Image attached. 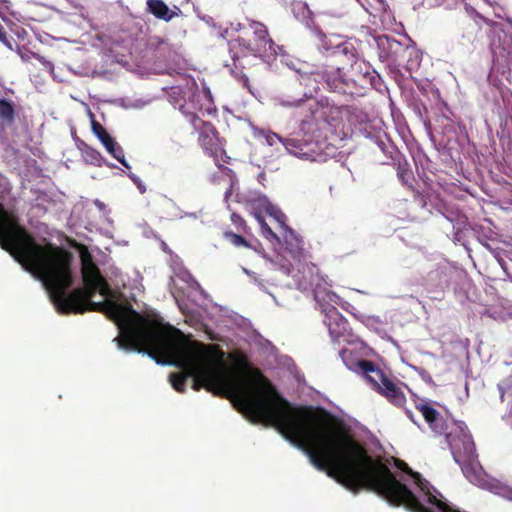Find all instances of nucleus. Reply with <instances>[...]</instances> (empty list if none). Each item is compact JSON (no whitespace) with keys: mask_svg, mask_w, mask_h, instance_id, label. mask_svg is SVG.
<instances>
[{"mask_svg":"<svg viewBox=\"0 0 512 512\" xmlns=\"http://www.w3.org/2000/svg\"><path fill=\"white\" fill-rule=\"evenodd\" d=\"M316 35L322 42V46L325 50H332L336 56H343L349 63L354 64L359 58L358 51L352 41H333L337 40L338 37L329 38L322 33L320 30H316Z\"/></svg>","mask_w":512,"mask_h":512,"instance_id":"nucleus-8","label":"nucleus"},{"mask_svg":"<svg viewBox=\"0 0 512 512\" xmlns=\"http://www.w3.org/2000/svg\"><path fill=\"white\" fill-rule=\"evenodd\" d=\"M349 368L363 374L375 390L383 394L395 405H402L404 403L405 397L400 388L371 362L360 360L356 363L355 367L349 366Z\"/></svg>","mask_w":512,"mask_h":512,"instance_id":"nucleus-6","label":"nucleus"},{"mask_svg":"<svg viewBox=\"0 0 512 512\" xmlns=\"http://www.w3.org/2000/svg\"><path fill=\"white\" fill-rule=\"evenodd\" d=\"M399 176L402 179V181L406 182L407 178L409 177V174L406 171H400Z\"/></svg>","mask_w":512,"mask_h":512,"instance_id":"nucleus-29","label":"nucleus"},{"mask_svg":"<svg viewBox=\"0 0 512 512\" xmlns=\"http://www.w3.org/2000/svg\"><path fill=\"white\" fill-rule=\"evenodd\" d=\"M107 152L117 159L123 166L130 168L129 164L125 160V155L122 147L114 140L110 145L105 147Z\"/></svg>","mask_w":512,"mask_h":512,"instance_id":"nucleus-18","label":"nucleus"},{"mask_svg":"<svg viewBox=\"0 0 512 512\" xmlns=\"http://www.w3.org/2000/svg\"><path fill=\"white\" fill-rule=\"evenodd\" d=\"M15 111L12 103L6 99H0V121L1 125H10L14 121Z\"/></svg>","mask_w":512,"mask_h":512,"instance_id":"nucleus-14","label":"nucleus"},{"mask_svg":"<svg viewBox=\"0 0 512 512\" xmlns=\"http://www.w3.org/2000/svg\"><path fill=\"white\" fill-rule=\"evenodd\" d=\"M33 57L38 60L44 67L46 70L49 71V73L51 75H53L54 73V65L52 62H50L49 60H47L46 58H44L43 56L39 55V54H34Z\"/></svg>","mask_w":512,"mask_h":512,"instance_id":"nucleus-23","label":"nucleus"},{"mask_svg":"<svg viewBox=\"0 0 512 512\" xmlns=\"http://www.w3.org/2000/svg\"><path fill=\"white\" fill-rule=\"evenodd\" d=\"M76 12L75 13H68L66 15V20L74 25L82 26L84 22H89V18L87 15V12L85 11L84 7L82 6H76Z\"/></svg>","mask_w":512,"mask_h":512,"instance_id":"nucleus-15","label":"nucleus"},{"mask_svg":"<svg viewBox=\"0 0 512 512\" xmlns=\"http://www.w3.org/2000/svg\"><path fill=\"white\" fill-rule=\"evenodd\" d=\"M295 16L307 26H310L311 11L305 3H296L293 8Z\"/></svg>","mask_w":512,"mask_h":512,"instance_id":"nucleus-17","label":"nucleus"},{"mask_svg":"<svg viewBox=\"0 0 512 512\" xmlns=\"http://www.w3.org/2000/svg\"><path fill=\"white\" fill-rule=\"evenodd\" d=\"M316 109H312V105H310V109L312 111L313 118L318 121L320 119H323L325 122L330 123V121L327 119L328 113H332L333 109L329 107H320L318 104H315Z\"/></svg>","mask_w":512,"mask_h":512,"instance_id":"nucleus-20","label":"nucleus"},{"mask_svg":"<svg viewBox=\"0 0 512 512\" xmlns=\"http://www.w3.org/2000/svg\"><path fill=\"white\" fill-rule=\"evenodd\" d=\"M170 101L178 107L198 132V142L207 154L215 158L216 164H219V157H223L225 152L217 136L215 128L208 122L199 117L205 104L211 103L209 90H199L194 80H187L185 87H173L170 93Z\"/></svg>","mask_w":512,"mask_h":512,"instance_id":"nucleus-2","label":"nucleus"},{"mask_svg":"<svg viewBox=\"0 0 512 512\" xmlns=\"http://www.w3.org/2000/svg\"><path fill=\"white\" fill-rule=\"evenodd\" d=\"M113 141H114V139L109 134L107 136H105V138L100 140V142L103 144L104 147H107Z\"/></svg>","mask_w":512,"mask_h":512,"instance_id":"nucleus-25","label":"nucleus"},{"mask_svg":"<svg viewBox=\"0 0 512 512\" xmlns=\"http://www.w3.org/2000/svg\"><path fill=\"white\" fill-rule=\"evenodd\" d=\"M280 61L287 67L295 70L300 75V83L308 89L304 92V97H312L313 92L318 89V86L315 74L313 73L310 66L298 60H293L284 54L280 55Z\"/></svg>","mask_w":512,"mask_h":512,"instance_id":"nucleus-9","label":"nucleus"},{"mask_svg":"<svg viewBox=\"0 0 512 512\" xmlns=\"http://www.w3.org/2000/svg\"><path fill=\"white\" fill-rule=\"evenodd\" d=\"M258 202L259 206L275 220L279 230L287 226L285 214L276 205L272 204L266 197H260Z\"/></svg>","mask_w":512,"mask_h":512,"instance_id":"nucleus-11","label":"nucleus"},{"mask_svg":"<svg viewBox=\"0 0 512 512\" xmlns=\"http://www.w3.org/2000/svg\"><path fill=\"white\" fill-rule=\"evenodd\" d=\"M253 34V39L238 38L230 42V53L233 60L242 56L255 55L263 58L277 56L276 47L268 35L266 27L259 22H251L249 28L245 29V35Z\"/></svg>","mask_w":512,"mask_h":512,"instance_id":"nucleus-5","label":"nucleus"},{"mask_svg":"<svg viewBox=\"0 0 512 512\" xmlns=\"http://www.w3.org/2000/svg\"><path fill=\"white\" fill-rule=\"evenodd\" d=\"M324 314V323L329 330L331 338L336 341L344 336L347 332L348 324L344 317L337 311L336 307L330 309L324 308Z\"/></svg>","mask_w":512,"mask_h":512,"instance_id":"nucleus-10","label":"nucleus"},{"mask_svg":"<svg viewBox=\"0 0 512 512\" xmlns=\"http://www.w3.org/2000/svg\"><path fill=\"white\" fill-rule=\"evenodd\" d=\"M94 204H95V206H96L100 211H105V210H106V205H105L103 202H101L100 200L96 199V200L94 201Z\"/></svg>","mask_w":512,"mask_h":512,"instance_id":"nucleus-26","label":"nucleus"},{"mask_svg":"<svg viewBox=\"0 0 512 512\" xmlns=\"http://www.w3.org/2000/svg\"><path fill=\"white\" fill-rule=\"evenodd\" d=\"M243 272H244L246 275H248L249 277H251L255 282H257V281H258V280H257V277H256V275H255V273H254V272H251V271H249V270H248V269H246V268H243Z\"/></svg>","mask_w":512,"mask_h":512,"instance_id":"nucleus-27","label":"nucleus"},{"mask_svg":"<svg viewBox=\"0 0 512 512\" xmlns=\"http://www.w3.org/2000/svg\"><path fill=\"white\" fill-rule=\"evenodd\" d=\"M415 407L433 432L446 434L454 460L461 465L463 474L472 484L512 500V489L490 479L478 465L475 444L465 423L454 422L453 429L447 433L448 424L436 410L435 403L421 399Z\"/></svg>","mask_w":512,"mask_h":512,"instance_id":"nucleus-1","label":"nucleus"},{"mask_svg":"<svg viewBox=\"0 0 512 512\" xmlns=\"http://www.w3.org/2000/svg\"><path fill=\"white\" fill-rule=\"evenodd\" d=\"M243 272H244L246 275H248L249 277H251L255 282H257V281H258V280H257V277H256V275H255V273H254V272H251V271H249V270H248V269H246V268H243Z\"/></svg>","mask_w":512,"mask_h":512,"instance_id":"nucleus-28","label":"nucleus"},{"mask_svg":"<svg viewBox=\"0 0 512 512\" xmlns=\"http://www.w3.org/2000/svg\"><path fill=\"white\" fill-rule=\"evenodd\" d=\"M6 37H7V36H6V33H5V31H4L3 27H2V25L0 24V42H2L3 40H5V38H6Z\"/></svg>","mask_w":512,"mask_h":512,"instance_id":"nucleus-32","label":"nucleus"},{"mask_svg":"<svg viewBox=\"0 0 512 512\" xmlns=\"http://www.w3.org/2000/svg\"><path fill=\"white\" fill-rule=\"evenodd\" d=\"M309 124V122L307 120H304L302 122V127H301V130L304 132V134L308 133L310 131V128L309 129H306V126Z\"/></svg>","mask_w":512,"mask_h":512,"instance_id":"nucleus-31","label":"nucleus"},{"mask_svg":"<svg viewBox=\"0 0 512 512\" xmlns=\"http://www.w3.org/2000/svg\"><path fill=\"white\" fill-rule=\"evenodd\" d=\"M347 353H348V351H346V350H344V351H343V355H342V357H343L344 359H345V356H346V354H347Z\"/></svg>","mask_w":512,"mask_h":512,"instance_id":"nucleus-36","label":"nucleus"},{"mask_svg":"<svg viewBox=\"0 0 512 512\" xmlns=\"http://www.w3.org/2000/svg\"><path fill=\"white\" fill-rule=\"evenodd\" d=\"M92 130L99 140L105 138L109 133L106 129L96 121H92Z\"/></svg>","mask_w":512,"mask_h":512,"instance_id":"nucleus-21","label":"nucleus"},{"mask_svg":"<svg viewBox=\"0 0 512 512\" xmlns=\"http://www.w3.org/2000/svg\"><path fill=\"white\" fill-rule=\"evenodd\" d=\"M254 216L261 227L262 234L267 239H275L282 245V252L271 260V263L284 274L289 275L292 269L291 260L299 259L303 252L301 238L288 225L281 228L278 235L272 231L259 213H255Z\"/></svg>","mask_w":512,"mask_h":512,"instance_id":"nucleus-4","label":"nucleus"},{"mask_svg":"<svg viewBox=\"0 0 512 512\" xmlns=\"http://www.w3.org/2000/svg\"><path fill=\"white\" fill-rule=\"evenodd\" d=\"M241 28V25L240 24H232L231 25V29L234 30V31H239V29Z\"/></svg>","mask_w":512,"mask_h":512,"instance_id":"nucleus-33","label":"nucleus"},{"mask_svg":"<svg viewBox=\"0 0 512 512\" xmlns=\"http://www.w3.org/2000/svg\"><path fill=\"white\" fill-rule=\"evenodd\" d=\"M2 43L10 50H13L12 42L6 37L5 40L2 41Z\"/></svg>","mask_w":512,"mask_h":512,"instance_id":"nucleus-30","label":"nucleus"},{"mask_svg":"<svg viewBox=\"0 0 512 512\" xmlns=\"http://www.w3.org/2000/svg\"><path fill=\"white\" fill-rule=\"evenodd\" d=\"M33 57L38 60L44 67L46 70L49 71V73L51 75H53L54 73V65L52 62H50L49 60H47L46 58H44L43 56L39 55V54H34Z\"/></svg>","mask_w":512,"mask_h":512,"instance_id":"nucleus-22","label":"nucleus"},{"mask_svg":"<svg viewBox=\"0 0 512 512\" xmlns=\"http://www.w3.org/2000/svg\"><path fill=\"white\" fill-rule=\"evenodd\" d=\"M407 415L410 417V419H411L414 423H416V421H415V420H414V418H413V415H412L410 412H407Z\"/></svg>","mask_w":512,"mask_h":512,"instance_id":"nucleus-35","label":"nucleus"},{"mask_svg":"<svg viewBox=\"0 0 512 512\" xmlns=\"http://www.w3.org/2000/svg\"><path fill=\"white\" fill-rule=\"evenodd\" d=\"M227 237L230 239L232 244H234L235 246H241V245L246 244L245 239L243 237H241L240 235L230 233V234H227Z\"/></svg>","mask_w":512,"mask_h":512,"instance_id":"nucleus-24","label":"nucleus"},{"mask_svg":"<svg viewBox=\"0 0 512 512\" xmlns=\"http://www.w3.org/2000/svg\"><path fill=\"white\" fill-rule=\"evenodd\" d=\"M0 245L17 262H44V245L37 243L0 204Z\"/></svg>","mask_w":512,"mask_h":512,"instance_id":"nucleus-3","label":"nucleus"},{"mask_svg":"<svg viewBox=\"0 0 512 512\" xmlns=\"http://www.w3.org/2000/svg\"><path fill=\"white\" fill-rule=\"evenodd\" d=\"M147 8L154 16L166 21L175 15L162 0H147Z\"/></svg>","mask_w":512,"mask_h":512,"instance_id":"nucleus-13","label":"nucleus"},{"mask_svg":"<svg viewBox=\"0 0 512 512\" xmlns=\"http://www.w3.org/2000/svg\"><path fill=\"white\" fill-rule=\"evenodd\" d=\"M191 278V276L188 274V273H183V277L182 279L185 280L186 282H188V280Z\"/></svg>","mask_w":512,"mask_h":512,"instance_id":"nucleus-34","label":"nucleus"},{"mask_svg":"<svg viewBox=\"0 0 512 512\" xmlns=\"http://www.w3.org/2000/svg\"><path fill=\"white\" fill-rule=\"evenodd\" d=\"M84 160L94 166H101L105 163L102 155L95 149L87 147L83 150Z\"/></svg>","mask_w":512,"mask_h":512,"instance_id":"nucleus-16","label":"nucleus"},{"mask_svg":"<svg viewBox=\"0 0 512 512\" xmlns=\"http://www.w3.org/2000/svg\"><path fill=\"white\" fill-rule=\"evenodd\" d=\"M315 300L319 303L323 312L324 308L330 309L332 307H335V305L343 306L340 297L331 291L316 289Z\"/></svg>","mask_w":512,"mask_h":512,"instance_id":"nucleus-12","label":"nucleus"},{"mask_svg":"<svg viewBox=\"0 0 512 512\" xmlns=\"http://www.w3.org/2000/svg\"><path fill=\"white\" fill-rule=\"evenodd\" d=\"M254 136L264 139L269 146L280 142L290 154L301 159L315 161L320 155L317 143H314L311 139L301 140L298 137L282 138L274 132L259 129H254Z\"/></svg>","mask_w":512,"mask_h":512,"instance_id":"nucleus-7","label":"nucleus"},{"mask_svg":"<svg viewBox=\"0 0 512 512\" xmlns=\"http://www.w3.org/2000/svg\"><path fill=\"white\" fill-rule=\"evenodd\" d=\"M274 101L279 106L286 107V108H294V107H299L303 103L304 99L303 98L295 99V98H292L287 95H279L274 98Z\"/></svg>","mask_w":512,"mask_h":512,"instance_id":"nucleus-19","label":"nucleus"}]
</instances>
